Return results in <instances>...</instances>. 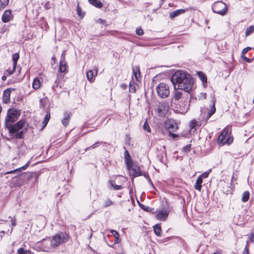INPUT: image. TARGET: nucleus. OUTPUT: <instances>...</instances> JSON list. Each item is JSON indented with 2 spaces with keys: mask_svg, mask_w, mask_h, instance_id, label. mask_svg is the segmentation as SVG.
I'll list each match as a JSON object with an SVG mask.
<instances>
[{
  "mask_svg": "<svg viewBox=\"0 0 254 254\" xmlns=\"http://www.w3.org/2000/svg\"><path fill=\"white\" fill-rule=\"evenodd\" d=\"M169 135H170V137H172L173 138H175L176 137L178 136V135L177 134H175V133H171V132H170L169 133Z\"/></svg>",
  "mask_w": 254,
  "mask_h": 254,
  "instance_id": "obj_54",
  "label": "nucleus"
},
{
  "mask_svg": "<svg viewBox=\"0 0 254 254\" xmlns=\"http://www.w3.org/2000/svg\"><path fill=\"white\" fill-rule=\"evenodd\" d=\"M168 215V212L167 210L160 211L156 214V218L161 221H164L166 220Z\"/></svg>",
  "mask_w": 254,
  "mask_h": 254,
  "instance_id": "obj_19",
  "label": "nucleus"
},
{
  "mask_svg": "<svg viewBox=\"0 0 254 254\" xmlns=\"http://www.w3.org/2000/svg\"><path fill=\"white\" fill-rule=\"evenodd\" d=\"M22 136H23L22 131H20V132L17 133V134L16 135V137L17 138H22Z\"/></svg>",
  "mask_w": 254,
  "mask_h": 254,
  "instance_id": "obj_53",
  "label": "nucleus"
},
{
  "mask_svg": "<svg viewBox=\"0 0 254 254\" xmlns=\"http://www.w3.org/2000/svg\"><path fill=\"white\" fill-rule=\"evenodd\" d=\"M19 58V55L18 53H15L12 55V61L13 62V65L14 69L16 68L17 65V63Z\"/></svg>",
  "mask_w": 254,
  "mask_h": 254,
  "instance_id": "obj_28",
  "label": "nucleus"
},
{
  "mask_svg": "<svg viewBox=\"0 0 254 254\" xmlns=\"http://www.w3.org/2000/svg\"><path fill=\"white\" fill-rule=\"evenodd\" d=\"M241 58L246 62L251 63L252 62V60L251 59L246 57H245L244 56H241Z\"/></svg>",
  "mask_w": 254,
  "mask_h": 254,
  "instance_id": "obj_50",
  "label": "nucleus"
},
{
  "mask_svg": "<svg viewBox=\"0 0 254 254\" xmlns=\"http://www.w3.org/2000/svg\"><path fill=\"white\" fill-rule=\"evenodd\" d=\"M254 31V26H251L248 27L246 31V36H248L251 35Z\"/></svg>",
  "mask_w": 254,
  "mask_h": 254,
  "instance_id": "obj_39",
  "label": "nucleus"
},
{
  "mask_svg": "<svg viewBox=\"0 0 254 254\" xmlns=\"http://www.w3.org/2000/svg\"><path fill=\"white\" fill-rule=\"evenodd\" d=\"M36 249L39 251L50 252L53 247L51 246V240L49 239H43L41 242H38L35 246Z\"/></svg>",
  "mask_w": 254,
  "mask_h": 254,
  "instance_id": "obj_8",
  "label": "nucleus"
},
{
  "mask_svg": "<svg viewBox=\"0 0 254 254\" xmlns=\"http://www.w3.org/2000/svg\"><path fill=\"white\" fill-rule=\"evenodd\" d=\"M249 240H250V242H253L254 241V236H251V237H250Z\"/></svg>",
  "mask_w": 254,
  "mask_h": 254,
  "instance_id": "obj_58",
  "label": "nucleus"
},
{
  "mask_svg": "<svg viewBox=\"0 0 254 254\" xmlns=\"http://www.w3.org/2000/svg\"><path fill=\"white\" fill-rule=\"evenodd\" d=\"M154 231L156 235L160 236L161 233V228L160 226L159 225H156L154 227Z\"/></svg>",
  "mask_w": 254,
  "mask_h": 254,
  "instance_id": "obj_33",
  "label": "nucleus"
},
{
  "mask_svg": "<svg viewBox=\"0 0 254 254\" xmlns=\"http://www.w3.org/2000/svg\"><path fill=\"white\" fill-rule=\"evenodd\" d=\"M15 69L16 68L14 69V66H13L12 69H10V70L8 69V70H7L6 71V72H7V75H10L12 74L13 73V72H14Z\"/></svg>",
  "mask_w": 254,
  "mask_h": 254,
  "instance_id": "obj_49",
  "label": "nucleus"
},
{
  "mask_svg": "<svg viewBox=\"0 0 254 254\" xmlns=\"http://www.w3.org/2000/svg\"><path fill=\"white\" fill-rule=\"evenodd\" d=\"M156 90L158 95L162 98H167L170 94L168 85L163 82L157 86Z\"/></svg>",
  "mask_w": 254,
  "mask_h": 254,
  "instance_id": "obj_9",
  "label": "nucleus"
},
{
  "mask_svg": "<svg viewBox=\"0 0 254 254\" xmlns=\"http://www.w3.org/2000/svg\"><path fill=\"white\" fill-rule=\"evenodd\" d=\"M64 86V84L63 81L59 78H57L55 82L54 85L53 86V88L54 90H56V88L59 87L61 88H62Z\"/></svg>",
  "mask_w": 254,
  "mask_h": 254,
  "instance_id": "obj_25",
  "label": "nucleus"
},
{
  "mask_svg": "<svg viewBox=\"0 0 254 254\" xmlns=\"http://www.w3.org/2000/svg\"><path fill=\"white\" fill-rule=\"evenodd\" d=\"M48 4H49V3H46V5H45V7H46L47 9H48V8H48V5H48Z\"/></svg>",
  "mask_w": 254,
  "mask_h": 254,
  "instance_id": "obj_63",
  "label": "nucleus"
},
{
  "mask_svg": "<svg viewBox=\"0 0 254 254\" xmlns=\"http://www.w3.org/2000/svg\"><path fill=\"white\" fill-rule=\"evenodd\" d=\"M98 69L97 68L95 70V74L94 71L92 70H89L86 72V76L87 79L90 82H93L95 80V76L97 75Z\"/></svg>",
  "mask_w": 254,
  "mask_h": 254,
  "instance_id": "obj_17",
  "label": "nucleus"
},
{
  "mask_svg": "<svg viewBox=\"0 0 254 254\" xmlns=\"http://www.w3.org/2000/svg\"><path fill=\"white\" fill-rule=\"evenodd\" d=\"M249 244H250V242H249V241H247L246 242V245L245 248H249Z\"/></svg>",
  "mask_w": 254,
  "mask_h": 254,
  "instance_id": "obj_61",
  "label": "nucleus"
},
{
  "mask_svg": "<svg viewBox=\"0 0 254 254\" xmlns=\"http://www.w3.org/2000/svg\"><path fill=\"white\" fill-rule=\"evenodd\" d=\"M171 81L175 89L183 90L189 93L191 91L193 83L192 76L183 71L178 70L172 75Z\"/></svg>",
  "mask_w": 254,
  "mask_h": 254,
  "instance_id": "obj_1",
  "label": "nucleus"
},
{
  "mask_svg": "<svg viewBox=\"0 0 254 254\" xmlns=\"http://www.w3.org/2000/svg\"><path fill=\"white\" fill-rule=\"evenodd\" d=\"M90 4L98 8H101L103 6L102 3L98 0H88Z\"/></svg>",
  "mask_w": 254,
  "mask_h": 254,
  "instance_id": "obj_26",
  "label": "nucleus"
},
{
  "mask_svg": "<svg viewBox=\"0 0 254 254\" xmlns=\"http://www.w3.org/2000/svg\"><path fill=\"white\" fill-rule=\"evenodd\" d=\"M101 144V142H99V141H97L96 142V143H95L94 144H93L92 146H90L89 147H88L86 149V151H87V150L90 149V148H95L98 146H99V145H100Z\"/></svg>",
  "mask_w": 254,
  "mask_h": 254,
  "instance_id": "obj_45",
  "label": "nucleus"
},
{
  "mask_svg": "<svg viewBox=\"0 0 254 254\" xmlns=\"http://www.w3.org/2000/svg\"><path fill=\"white\" fill-rule=\"evenodd\" d=\"M248 52V50H247L245 48L244 49L242 52V56H244Z\"/></svg>",
  "mask_w": 254,
  "mask_h": 254,
  "instance_id": "obj_56",
  "label": "nucleus"
},
{
  "mask_svg": "<svg viewBox=\"0 0 254 254\" xmlns=\"http://www.w3.org/2000/svg\"><path fill=\"white\" fill-rule=\"evenodd\" d=\"M133 75L136 80H138L140 77L139 67L136 66L132 67Z\"/></svg>",
  "mask_w": 254,
  "mask_h": 254,
  "instance_id": "obj_23",
  "label": "nucleus"
},
{
  "mask_svg": "<svg viewBox=\"0 0 254 254\" xmlns=\"http://www.w3.org/2000/svg\"><path fill=\"white\" fill-rule=\"evenodd\" d=\"M190 126L191 128L194 127H195V123L194 122H191Z\"/></svg>",
  "mask_w": 254,
  "mask_h": 254,
  "instance_id": "obj_57",
  "label": "nucleus"
},
{
  "mask_svg": "<svg viewBox=\"0 0 254 254\" xmlns=\"http://www.w3.org/2000/svg\"><path fill=\"white\" fill-rule=\"evenodd\" d=\"M198 74L200 77L201 80L203 83H206L207 78L205 75H204L202 72H198Z\"/></svg>",
  "mask_w": 254,
  "mask_h": 254,
  "instance_id": "obj_41",
  "label": "nucleus"
},
{
  "mask_svg": "<svg viewBox=\"0 0 254 254\" xmlns=\"http://www.w3.org/2000/svg\"><path fill=\"white\" fill-rule=\"evenodd\" d=\"M182 95V92L176 90L175 91V94L173 99H174L176 100H179L181 98Z\"/></svg>",
  "mask_w": 254,
  "mask_h": 254,
  "instance_id": "obj_38",
  "label": "nucleus"
},
{
  "mask_svg": "<svg viewBox=\"0 0 254 254\" xmlns=\"http://www.w3.org/2000/svg\"><path fill=\"white\" fill-rule=\"evenodd\" d=\"M136 33L138 35L141 36L143 34V30L141 28H137L136 29Z\"/></svg>",
  "mask_w": 254,
  "mask_h": 254,
  "instance_id": "obj_46",
  "label": "nucleus"
},
{
  "mask_svg": "<svg viewBox=\"0 0 254 254\" xmlns=\"http://www.w3.org/2000/svg\"><path fill=\"white\" fill-rule=\"evenodd\" d=\"M9 218L11 219V225L12 227H14L16 224V220L14 219H12L11 217H9Z\"/></svg>",
  "mask_w": 254,
  "mask_h": 254,
  "instance_id": "obj_52",
  "label": "nucleus"
},
{
  "mask_svg": "<svg viewBox=\"0 0 254 254\" xmlns=\"http://www.w3.org/2000/svg\"><path fill=\"white\" fill-rule=\"evenodd\" d=\"M165 127L170 132L175 131L178 128L177 123L172 120H169L166 122Z\"/></svg>",
  "mask_w": 254,
  "mask_h": 254,
  "instance_id": "obj_15",
  "label": "nucleus"
},
{
  "mask_svg": "<svg viewBox=\"0 0 254 254\" xmlns=\"http://www.w3.org/2000/svg\"><path fill=\"white\" fill-rule=\"evenodd\" d=\"M9 3L8 0H0V10L4 8Z\"/></svg>",
  "mask_w": 254,
  "mask_h": 254,
  "instance_id": "obj_35",
  "label": "nucleus"
},
{
  "mask_svg": "<svg viewBox=\"0 0 254 254\" xmlns=\"http://www.w3.org/2000/svg\"><path fill=\"white\" fill-rule=\"evenodd\" d=\"M210 172V170H209V172H208L203 173L200 176H199V177H201L202 179L203 178H206L208 176V174Z\"/></svg>",
  "mask_w": 254,
  "mask_h": 254,
  "instance_id": "obj_48",
  "label": "nucleus"
},
{
  "mask_svg": "<svg viewBox=\"0 0 254 254\" xmlns=\"http://www.w3.org/2000/svg\"><path fill=\"white\" fill-rule=\"evenodd\" d=\"M38 174L36 172H26L21 174V177L23 179H27L28 181H30L32 179H34V182L38 181Z\"/></svg>",
  "mask_w": 254,
  "mask_h": 254,
  "instance_id": "obj_13",
  "label": "nucleus"
},
{
  "mask_svg": "<svg viewBox=\"0 0 254 254\" xmlns=\"http://www.w3.org/2000/svg\"><path fill=\"white\" fill-rule=\"evenodd\" d=\"M109 184L113 188V189L115 190H120L122 189V188H123L122 186L116 185L114 181L111 180L109 182Z\"/></svg>",
  "mask_w": 254,
  "mask_h": 254,
  "instance_id": "obj_32",
  "label": "nucleus"
},
{
  "mask_svg": "<svg viewBox=\"0 0 254 254\" xmlns=\"http://www.w3.org/2000/svg\"><path fill=\"white\" fill-rule=\"evenodd\" d=\"M33 88L35 89H38L40 87L41 82L39 79L35 78L33 82Z\"/></svg>",
  "mask_w": 254,
  "mask_h": 254,
  "instance_id": "obj_30",
  "label": "nucleus"
},
{
  "mask_svg": "<svg viewBox=\"0 0 254 254\" xmlns=\"http://www.w3.org/2000/svg\"><path fill=\"white\" fill-rule=\"evenodd\" d=\"M125 161L130 175L133 178L140 176L141 175V171L140 168L133 164L131 157L127 150L125 151Z\"/></svg>",
  "mask_w": 254,
  "mask_h": 254,
  "instance_id": "obj_2",
  "label": "nucleus"
},
{
  "mask_svg": "<svg viewBox=\"0 0 254 254\" xmlns=\"http://www.w3.org/2000/svg\"><path fill=\"white\" fill-rule=\"evenodd\" d=\"M250 198V192L248 191H245L242 197V200L244 202H246L248 201Z\"/></svg>",
  "mask_w": 254,
  "mask_h": 254,
  "instance_id": "obj_31",
  "label": "nucleus"
},
{
  "mask_svg": "<svg viewBox=\"0 0 254 254\" xmlns=\"http://www.w3.org/2000/svg\"><path fill=\"white\" fill-rule=\"evenodd\" d=\"M77 12L80 18H82L83 17L84 14L83 12H82L81 8L79 7L78 5H77Z\"/></svg>",
  "mask_w": 254,
  "mask_h": 254,
  "instance_id": "obj_42",
  "label": "nucleus"
},
{
  "mask_svg": "<svg viewBox=\"0 0 254 254\" xmlns=\"http://www.w3.org/2000/svg\"><path fill=\"white\" fill-rule=\"evenodd\" d=\"M65 51H64L61 57L59 70L61 72H64L66 69V62L65 61Z\"/></svg>",
  "mask_w": 254,
  "mask_h": 254,
  "instance_id": "obj_14",
  "label": "nucleus"
},
{
  "mask_svg": "<svg viewBox=\"0 0 254 254\" xmlns=\"http://www.w3.org/2000/svg\"><path fill=\"white\" fill-rule=\"evenodd\" d=\"M71 113L69 112H66L64 114V117L62 120V124L64 127H66L68 125L69 119L71 117Z\"/></svg>",
  "mask_w": 254,
  "mask_h": 254,
  "instance_id": "obj_21",
  "label": "nucleus"
},
{
  "mask_svg": "<svg viewBox=\"0 0 254 254\" xmlns=\"http://www.w3.org/2000/svg\"><path fill=\"white\" fill-rule=\"evenodd\" d=\"M140 207H141L142 209H143L144 210H145V211H150V210H151V208H150V207H148V206H144V205H142V204H141V205H140Z\"/></svg>",
  "mask_w": 254,
  "mask_h": 254,
  "instance_id": "obj_47",
  "label": "nucleus"
},
{
  "mask_svg": "<svg viewBox=\"0 0 254 254\" xmlns=\"http://www.w3.org/2000/svg\"><path fill=\"white\" fill-rule=\"evenodd\" d=\"M17 253L18 254H31V252L30 250H24L22 248L18 249Z\"/></svg>",
  "mask_w": 254,
  "mask_h": 254,
  "instance_id": "obj_34",
  "label": "nucleus"
},
{
  "mask_svg": "<svg viewBox=\"0 0 254 254\" xmlns=\"http://www.w3.org/2000/svg\"><path fill=\"white\" fill-rule=\"evenodd\" d=\"M243 254H249V248H245Z\"/></svg>",
  "mask_w": 254,
  "mask_h": 254,
  "instance_id": "obj_55",
  "label": "nucleus"
},
{
  "mask_svg": "<svg viewBox=\"0 0 254 254\" xmlns=\"http://www.w3.org/2000/svg\"><path fill=\"white\" fill-rule=\"evenodd\" d=\"M25 121L23 120H20L16 124L12 125L11 124L10 127H6L9 132L11 133H14L18 131L19 130L21 129L25 125Z\"/></svg>",
  "mask_w": 254,
  "mask_h": 254,
  "instance_id": "obj_12",
  "label": "nucleus"
},
{
  "mask_svg": "<svg viewBox=\"0 0 254 254\" xmlns=\"http://www.w3.org/2000/svg\"><path fill=\"white\" fill-rule=\"evenodd\" d=\"M20 115L19 111L15 109H10L7 111L5 120V127H10L11 124L15 122Z\"/></svg>",
  "mask_w": 254,
  "mask_h": 254,
  "instance_id": "obj_5",
  "label": "nucleus"
},
{
  "mask_svg": "<svg viewBox=\"0 0 254 254\" xmlns=\"http://www.w3.org/2000/svg\"><path fill=\"white\" fill-rule=\"evenodd\" d=\"M12 17L10 10H6L2 15L1 19L3 22L6 23L10 21Z\"/></svg>",
  "mask_w": 254,
  "mask_h": 254,
  "instance_id": "obj_18",
  "label": "nucleus"
},
{
  "mask_svg": "<svg viewBox=\"0 0 254 254\" xmlns=\"http://www.w3.org/2000/svg\"><path fill=\"white\" fill-rule=\"evenodd\" d=\"M247 50H248V52L252 49L251 47H247L245 48Z\"/></svg>",
  "mask_w": 254,
  "mask_h": 254,
  "instance_id": "obj_62",
  "label": "nucleus"
},
{
  "mask_svg": "<svg viewBox=\"0 0 254 254\" xmlns=\"http://www.w3.org/2000/svg\"><path fill=\"white\" fill-rule=\"evenodd\" d=\"M143 128L144 130L147 131L149 132H151V129L148 125L147 121L144 123Z\"/></svg>",
  "mask_w": 254,
  "mask_h": 254,
  "instance_id": "obj_43",
  "label": "nucleus"
},
{
  "mask_svg": "<svg viewBox=\"0 0 254 254\" xmlns=\"http://www.w3.org/2000/svg\"><path fill=\"white\" fill-rule=\"evenodd\" d=\"M121 87L123 89H125L127 88V86L126 84H123L121 85Z\"/></svg>",
  "mask_w": 254,
  "mask_h": 254,
  "instance_id": "obj_60",
  "label": "nucleus"
},
{
  "mask_svg": "<svg viewBox=\"0 0 254 254\" xmlns=\"http://www.w3.org/2000/svg\"><path fill=\"white\" fill-rule=\"evenodd\" d=\"M27 149L26 146L25 145H21L18 148V154L24 155L25 153L26 150Z\"/></svg>",
  "mask_w": 254,
  "mask_h": 254,
  "instance_id": "obj_36",
  "label": "nucleus"
},
{
  "mask_svg": "<svg viewBox=\"0 0 254 254\" xmlns=\"http://www.w3.org/2000/svg\"><path fill=\"white\" fill-rule=\"evenodd\" d=\"M233 177H232V179H233ZM232 183V180H231V182H229V180H220L219 183V187L221 188L222 191L226 194H228L229 193H231L232 191V188L231 187Z\"/></svg>",
  "mask_w": 254,
  "mask_h": 254,
  "instance_id": "obj_10",
  "label": "nucleus"
},
{
  "mask_svg": "<svg viewBox=\"0 0 254 254\" xmlns=\"http://www.w3.org/2000/svg\"><path fill=\"white\" fill-rule=\"evenodd\" d=\"M169 108L168 102H159L157 106L156 111L160 116H164L169 111Z\"/></svg>",
  "mask_w": 254,
  "mask_h": 254,
  "instance_id": "obj_11",
  "label": "nucleus"
},
{
  "mask_svg": "<svg viewBox=\"0 0 254 254\" xmlns=\"http://www.w3.org/2000/svg\"><path fill=\"white\" fill-rule=\"evenodd\" d=\"M129 90L131 93H135L136 91V84L135 83L130 82L129 86Z\"/></svg>",
  "mask_w": 254,
  "mask_h": 254,
  "instance_id": "obj_37",
  "label": "nucleus"
},
{
  "mask_svg": "<svg viewBox=\"0 0 254 254\" xmlns=\"http://www.w3.org/2000/svg\"><path fill=\"white\" fill-rule=\"evenodd\" d=\"M114 204L113 202L109 198H106L103 202V206L104 207H107L112 205Z\"/></svg>",
  "mask_w": 254,
  "mask_h": 254,
  "instance_id": "obj_29",
  "label": "nucleus"
},
{
  "mask_svg": "<svg viewBox=\"0 0 254 254\" xmlns=\"http://www.w3.org/2000/svg\"><path fill=\"white\" fill-rule=\"evenodd\" d=\"M212 11L216 13L224 15L227 11V6L225 3L218 1L214 2L212 5Z\"/></svg>",
  "mask_w": 254,
  "mask_h": 254,
  "instance_id": "obj_6",
  "label": "nucleus"
},
{
  "mask_svg": "<svg viewBox=\"0 0 254 254\" xmlns=\"http://www.w3.org/2000/svg\"><path fill=\"white\" fill-rule=\"evenodd\" d=\"M202 183V179H201V177H198L196 181L195 184L194 186V189L196 190H198L199 191L201 190V184Z\"/></svg>",
  "mask_w": 254,
  "mask_h": 254,
  "instance_id": "obj_24",
  "label": "nucleus"
},
{
  "mask_svg": "<svg viewBox=\"0 0 254 254\" xmlns=\"http://www.w3.org/2000/svg\"><path fill=\"white\" fill-rule=\"evenodd\" d=\"M215 102V100L212 101V105L211 106L210 109L207 113L205 111L201 112L199 120L201 121L202 124H206L210 117L215 113L216 111Z\"/></svg>",
  "mask_w": 254,
  "mask_h": 254,
  "instance_id": "obj_7",
  "label": "nucleus"
},
{
  "mask_svg": "<svg viewBox=\"0 0 254 254\" xmlns=\"http://www.w3.org/2000/svg\"><path fill=\"white\" fill-rule=\"evenodd\" d=\"M187 9H180L175 11H173L170 14V17L171 18H173L176 16L180 15V14L184 13Z\"/></svg>",
  "mask_w": 254,
  "mask_h": 254,
  "instance_id": "obj_20",
  "label": "nucleus"
},
{
  "mask_svg": "<svg viewBox=\"0 0 254 254\" xmlns=\"http://www.w3.org/2000/svg\"><path fill=\"white\" fill-rule=\"evenodd\" d=\"M50 119V113L49 112H48L45 117L44 120L43 122V124H44V127L46 126Z\"/></svg>",
  "mask_w": 254,
  "mask_h": 254,
  "instance_id": "obj_40",
  "label": "nucleus"
},
{
  "mask_svg": "<svg viewBox=\"0 0 254 254\" xmlns=\"http://www.w3.org/2000/svg\"><path fill=\"white\" fill-rule=\"evenodd\" d=\"M111 233L114 235L115 237V241L114 243L115 244H119L120 243L121 240L119 239V234L117 231L114 230H110Z\"/></svg>",
  "mask_w": 254,
  "mask_h": 254,
  "instance_id": "obj_27",
  "label": "nucleus"
},
{
  "mask_svg": "<svg viewBox=\"0 0 254 254\" xmlns=\"http://www.w3.org/2000/svg\"><path fill=\"white\" fill-rule=\"evenodd\" d=\"M188 109H189V107L187 105V104H186L184 109H180V112H181V113H184V112H186L188 111Z\"/></svg>",
  "mask_w": 254,
  "mask_h": 254,
  "instance_id": "obj_51",
  "label": "nucleus"
},
{
  "mask_svg": "<svg viewBox=\"0 0 254 254\" xmlns=\"http://www.w3.org/2000/svg\"><path fill=\"white\" fill-rule=\"evenodd\" d=\"M6 78H7L6 75H3V76L1 77V79H2L3 81H5V80L6 79Z\"/></svg>",
  "mask_w": 254,
  "mask_h": 254,
  "instance_id": "obj_59",
  "label": "nucleus"
},
{
  "mask_svg": "<svg viewBox=\"0 0 254 254\" xmlns=\"http://www.w3.org/2000/svg\"><path fill=\"white\" fill-rule=\"evenodd\" d=\"M69 236L65 233L60 232L56 234L51 240V246L56 248L59 246L67 242L69 240Z\"/></svg>",
  "mask_w": 254,
  "mask_h": 254,
  "instance_id": "obj_4",
  "label": "nucleus"
},
{
  "mask_svg": "<svg viewBox=\"0 0 254 254\" xmlns=\"http://www.w3.org/2000/svg\"><path fill=\"white\" fill-rule=\"evenodd\" d=\"M213 254H220V253L217 252L216 253H214Z\"/></svg>",
  "mask_w": 254,
  "mask_h": 254,
  "instance_id": "obj_64",
  "label": "nucleus"
},
{
  "mask_svg": "<svg viewBox=\"0 0 254 254\" xmlns=\"http://www.w3.org/2000/svg\"><path fill=\"white\" fill-rule=\"evenodd\" d=\"M233 141V138L231 135V132L229 127H226L222 131L218 137L217 142L220 145L224 144L230 145Z\"/></svg>",
  "mask_w": 254,
  "mask_h": 254,
  "instance_id": "obj_3",
  "label": "nucleus"
},
{
  "mask_svg": "<svg viewBox=\"0 0 254 254\" xmlns=\"http://www.w3.org/2000/svg\"><path fill=\"white\" fill-rule=\"evenodd\" d=\"M13 90H14V89L8 88L4 91L2 96V101L4 103L7 104L10 102V93Z\"/></svg>",
  "mask_w": 254,
  "mask_h": 254,
  "instance_id": "obj_16",
  "label": "nucleus"
},
{
  "mask_svg": "<svg viewBox=\"0 0 254 254\" xmlns=\"http://www.w3.org/2000/svg\"><path fill=\"white\" fill-rule=\"evenodd\" d=\"M30 163V161H28L27 163L24 166H22V167H21L20 168H17V169H15V170L9 171L8 172L6 173L5 174H13V173H15L16 172H20L22 170H25L29 166Z\"/></svg>",
  "mask_w": 254,
  "mask_h": 254,
  "instance_id": "obj_22",
  "label": "nucleus"
},
{
  "mask_svg": "<svg viewBox=\"0 0 254 254\" xmlns=\"http://www.w3.org/2000/svg\"><path fill=\"white\" fill-rule=\"evenodd\" d=\"M191 146V145L190 144H187L186 146H185L183 148L184 152L186 153H188L190 152Z\"/></svg>",
  "mask_w": 254,
  "mask_h": 254,
  "instance_id": "obj_44",
  "label": "nucleus"
}]
</instances>
